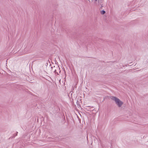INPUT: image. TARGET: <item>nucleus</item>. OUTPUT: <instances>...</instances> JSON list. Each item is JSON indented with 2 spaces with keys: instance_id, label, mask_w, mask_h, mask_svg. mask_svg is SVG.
Masks as SVG:
<instances>
[{
  "instance_id": "20e7f679",
  "label": "nucleus",
  "mask_w": 148,
  "mask_h": 148,
  "mask_svg": "<svg viewBox=\"0 0 148 148\" xmlns=\"http://www.w3.org/2000/svg\"><path fill=\"white\" fill-rule=\"evenodd\" d=\"M74 116L75 121L77 122H79V123H80L81 119L79 118L77 114H75Z\"/></svg>"
},
{
  "instance_id": "39448f33",
  "label": "nucleus",
  "mask_w": 148,
  "mask_h": 148,
  "mask_svg": "<svg viewBox=\"0 0 148 148\" xmlns=\"http://www.w3.org/2000/svg\"><path fill=\"white\" fill-rule=\"evenodd\" d=\"M98 2L101 5V7H103L102 4H101V3H102V0H98Z\"/></svg>"
},
{
  "instance_id": "6e6552de",
  "label": "nucleus",
  "mask_w": 148,
  "mask_h": 148,
  "mask_svg": "<svg viewBox=\"0 0 148 148\" xmlns=\"http://www.w3.org/2000/svg\"><path fill=\"white\" fill-rule=\"evenodd\" d=\"M73 71L74 72V69H73V70H72L71 71V72H72V73H73Z\"/></svg>"
},
{
  "instance_id": "423d86ee",
  "label": "nucleus",
  "mask_w": 148,
  "mask_h": 148,
  "mask_svg": "<svg viewBox=\"0 0 148 148\" xmlns=\"http://www.w3.org/2000/svg\"><path fill=\"white\" fill-rule=\"evenodd\" d=\"M106 13V12L104 10H102L101 11V14H104Z\"/></svg>"
},
{
  "instance_id": "9d476101",
  "label": "nucleus",
  "mask_w": 148,
  "mask_h": 148,
  "mask_svg": "<svg viewBox=\"0 0 148 148\" xmlns=\"http://www.w3.org/2000/svg\"><path fill=\"white\" fill-rule=\"evenodd\" d=\"M51 68V69H52V68H53V67L52 66Z\"/></svg>"
},
{
  "instance_id": "9b49d317",
  "label": "nucleus",
  "mask_w": 148,
  "mask_h": 148,
  "mask_svg": "<svg viewBox=\"0 0 148 148\" xmlns=\"http://www.w3.org/2000/svg\"><path fill=\"white\" fill-rule=\"evenodd\" d=\"M95 1H97V0H95Z\"/></svg>"
},
{
  "instance_id": "0eeeda50",
  "label": "nucleus",
  "mask_w": 148,
  "mask_h": 148,
  "mask_svg": "<svg viewBox=\"0 0 148 148\" xmlns=\"http://www.w3.org/2000/svg\"><path fill=\"white\" fill-rule=\"evenodd\" d=\"M17 133H18V132H16V134H14L12 136V137L11 138H14L16 136H17Z\"/></svg>"
},
{
  "instance_id": "7ed1b4c3",
  "label": "nucleus",
  "mask_w": 148,
  "mask_h": 148,
  "mask_svg": "<svg viewBox=\"0 0 148 148\" xmlns=\"http://www.w3.org/2000/svg\"><path fill=\"white\" fill-rule=\"evenodd\" d=\"M58 71H59V73H60L61 71L60 70V68L58 66H56V69H55L54 71V72L55 73L56 75V74H57V75H59V74L58 73Z\"/></svg>"
},
{
  "instance_id": "f03ea898",
  "label": "nucleus",
  "mask_w": 148,
  "mask_h": 148,
  "mask_svg": "<svg viewBox=\"0 0 148 148\" xmlns=\"http://www.w3.org/2000/svg\"><path fill=\"white\" fill-rule=\"evenodd\" d=\"M73 91H71L69 93V94H68V96L69 97L71 101V103L73 106V104H73V103H74L73 99V96H72L73 94Z\"/></svg>"
},
{
  "instance_id": "f257e3e1",
  "label": "nucleus",
  "mask_w": 148,
  "mask_h": 148,
  "mask_svg": "<svg viewBox=\"0 0 148 148\" xmlns=\"http://www.w3.org/2000/svg\"><path fill=\"white\" fill-rule=\"evenodd\" d=\"M110 98L111 99L115 101L116 103L119 107H121L123 104V102L122 101L116 97L112 96L110 97Z\"/></svg>"
},
{
  "instance_id": "1a4fd4ad",
  "label": "nucleus",
  "mask_w": 148,
  "mask_h": 148,
  "mask_svg": "<svg viewBox=\"0 0 148 148\" xmlns=\"http://www.w3.org/2000/svg\"><path fill=\"white\" fill-rule=\"evenodd\" d=\"M72 89H73V90H74V87L72 88Z\"/></svg>"
}]
</instances>
